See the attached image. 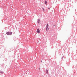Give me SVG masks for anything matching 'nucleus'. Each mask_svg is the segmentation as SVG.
<instances>
[{
    "mask_svg": "<svg viewBox=\"0 0 77 77\" xmlns=\"http://www.w3.org/2000/svg\"><path fill=\"white\" fill-rule=\"evenodd\" d=\"M6 34L8 35H12V32H7Z\"/></svg>",
    "mask_w": 77,
    "mask_h": 77,
    "instance_id": "obj_1",
    "label": "nucleus"
},
{
    "mask_svg": "<svg viewBox=\"0 0 77 77\" xmlns=\"http://www.w3.org/2000/svg\"><path fill=\"white\" fill-rule=\"evenodd\" d=\"M37 32L38 33H40V31L39 30V29H37Z\"/></svg>",
    "mask_w": 77,
    "mask_h": 77,
    "instance_id": "obj_2",
    "label": "nucleus"
},
{
    "mask_svg": "<svg viewBox=\"0 0 77 77\" xmlns=\"http://www.w3.org/2000/svg\"><path fill=\"white\" fill-rule=\"evenodd\" d=\"M39 22H40V20L39 19H38V20L37 23H38V24H39L40 23Z\"/></svg>",
    "mask_w": 77,
    "mask_h": 77,
    "instance_id": "obj_3",
    "label": "nucleus"
},
{
    "mask_svg": "<svg viewBox=\"0 0 77 77\" xmlns=\"http://www.w3.org/2000/svg\"><path fill=\"white\" fill-rule=\"evenodd\" d=\"M46 72L47 74H48V70H46Z\"/></svg>",
    "mask_w": 77,
    "mask_h": 77,
    "instance_id": "obj_4",
    "label": "nucleus"
},
{
    "mask_svg": "<svg viewBox=\"0 0 77 77\" xmlns=\"http://www.w3.org/2000/svg\"><path fill=\"white\" fill-rule=\"evenodd\" d=\"M46 28H48V24L46 26Z\"/></svg>",
    "mask_w": 77,
    "mask_h": 77,
    "instance_id": "obj_5",
    "label": "nucleus"
},
{
    "mask_svg": "<svg viewBox=\"0 0 77 77\" xmlns=\"http://www.w3.org/2000/svg\"><path fill=\"white\" fill-rule=\"evenodd\" d=\"M0 73H1V74H3L4 72H3L1 71V72H0Z\"/></svg>",
    "mask_w": 77,
    "mask_h": 77,
    "instance_id": "obj_6",
    "label": "nucleus"
},
{
    "mask_svg": "<svg viewBox=\"0 0 77 77\" xmlns=\"http://www.w3.org/2000/svg\"><path fill=\"white\" fill-rule=\"evenodd\" d=\"M46 30L47 32H48V28H46Z\"/></svg>",
    "mask_w": 77,
    "mask_h": 77,
    "instance_id": "obj_7",
    "label": "nucleus"
},
{
    "mask_svg": "<svg viewBox=\"0 0 77 77\" xmlns=\"http://www.w3.org/2000/svg\"><path fill=\"white\" fill-rule=\"evenodd\" d=\"M47 1H46L45 2V4L46 5V4H47Z\"/></svg>",
    "mask_w": 77,
    "mask_h": 77,
    "instance_id": "obj_8",
    "label": "nucleus"
},
{
    "mask_svg": "<svg viewBox=\"0 0 77 77\" xmlns=\"http://www.w3.org/2000/svg\"><path fill=\"white\" fill-rule=\"evenodd\" d=\"M42 9H43V11H44V9L43 8H42Z\"/></svg>",
    "mask_w": 77,
    "mask_h": 77,
    "instance_id": "obj_9",
    "label": "nucleus"
},
{
    "mask_svg": "<svg viewBox=\"0 0 77 77\" xmlns=\"http://www.w3.org/2000/svg\"><path fill=\"white\" fill-rule=\"evenodd\" d=\"M48 9H50V8H48Z\"/></svg>",
    "mask_w": 77,
    "mask_h": 77,
    "instance_id": "obj_10",
    "label": "nucleus"
},
{
    "mask_svg": "<svg viewBox=\"0 0 77 77\" xmlns=\"http://www.w3.org/2000/svg\"><path fill=\"white\" fill-rule=\"evenodd\" d=\"M39 69H40V68H39Z\"/></svg>",
    "mask_w": 77,
    "mask_h": 77,
    "instance_id": "obj_11",
    "label": "nucleus"
}]
</instances>
